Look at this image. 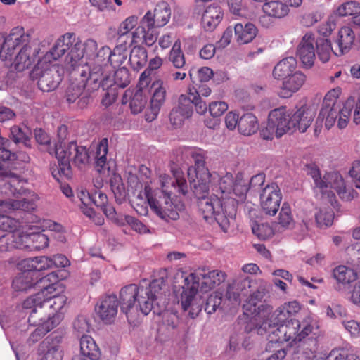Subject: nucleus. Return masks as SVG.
Wrapping results in <instances>:
<instances>
[{
  "label": "nucleus",
  "instance_id": "a211bd4d",
  "mask_svg": "<svg viewBox=\"0 0 360 360\" xmlns=\"http://www.w3.org/2000/svg\"><path fill=\"white\" fill-rule=\"evenodd\" d=\"M314 43V34L307 32L297 46V55L306 68H311L314 65L316 57Z\"/></svg>",
  "mask_w": 360,
  "mask_h": 360
},
{
  "label": "nucleus",
  "instance_id": "680f3d73",
  "mask_svg": "<svg viewBox=\"0 0 360 360\" xmlns=\"http://www.w3.org/2000/svg\"><path fill=\"white\" fill-rule=\"evenodd\" d=\"M360 13V4L356 1H348L341 4L337 9V14L340 16L354 15Z\"/></svg>",
  "mask_w": 360,
  "mask_h": 360
},
{
  "label": "nucleus",
  "instance_id": "7ed1b4c3",
  "mask_svg": "<svg viewBox=\"0 0 360 360\" xmlns=\"http://www.w3.org/2000/svg\"><path fill=\"white\" fill-rule=\"evenodd\" d=\"M212 180L213 182H217L212 188L214 198H219L221 204V209L216 211V222L223 231L226 232L231 220L236 216L238 202V200L231 195L233 193L232 186H234V177L231 173H226L221 177L217 174H213Z\"/></svg>",
  "mask_w": 360,
  "mask_h": 360
},
{
  "label": "nucleus",
  "instance_id": "c03bdc74",
  "mask_svg": "<svg viewBox=\"0 0 360 360\" xmlns=\"http://www.w3.org/2000/svg\"><path fill=\"white\" fill-rule=\"evenodd\" d=\"M22 237L15 233H8L0 237V251L7 252L13 249L22 248Z\"/></svg>",
  "mask_w": 360,
  "mask_h": 360
},
{
  "label": "nucleus",
  "instance_id": "9b49d317",
  "mask_svg": "<svg viewBox=\"0 0 360 360\" xmlns=\"http://www.w3.org/2000/svg\"><path fill=\"white\" fill-rule=\"evenodd\" d=\"M193 15L201 16V24L205 31H213L223 19L224 12L217 4L206 5L202 2H195Z\"/></svg>",
  "mask_w": 360,
  "mask_h": 360
},
{
  "label": "nucleus",
  "instance_id": "0eeeda50",
  "mask_svg": "<svg viewBox=\"0 0 360 360\" xmlns=\"http://www.w3.org/2000/svg\"><path fill=\"white\" fill-rule=\"evenodd\" d=\"M354 110L353 122L356 124H360V95L357 101L354 97H349L343 104L342 108L330 103H323L318 115V120H325V127L330 129L337 122L340 129H345L349 122L351 114Z\"/></svg>",
  "mask_w": 360,
  "mask_h": 360
},
{
  "label": "nucleus",
  "instance_id": "4468645a",
  "mask_svg": "<svg viewBox=\"0 0 360 360\" xmlns=\"http://www.w3.org/2000/svg\"><path fill=\"white\" fill-rule=\"evenodd\" d=\"M282 193L279 186L272 183L266 185L260 194L261 207L266 214L274 216L279 210Z\"/></svg>",
  "mask_w": 360,
  "mask_h": 360
},
{
  "label": "nucleus",
  "instance_id": "6e6d98bb",
  "mask_svg": "<svg viewBox=\"0 0 360 360\" xmlns=\"http://www.w3.org/2000/svg\"><path fill=\"white\" fill-rule=\"evenodd\" d=\"M113 86L124 88L130 83V74L129 70L125 67L118 68L114 72V79H112Z\"/></svg>",
  "mask_w": 360,
  "mask_h": 360
},
{
  "label": "nucleus",
  "instance_id": "6e6552de",
  "mask_svg": "<svg viewBox=\"0 0 360 360\" xmlns=\"http://www.w3.org/2000/svg\"><path fill=\"white\" fill-rule=\"evenodd\" d=\"M313 330V326L307 321L300 322L299 320L291 319L286 323L281 324L272 331H269V341L267 349H270L274 345L284 342H289L290 345L302 341Z\"/></svg>",
  "mask_w": 360,
  "mask_h": 360
},
{
  "label": "nucleus",
  "instance_id": "de8ad7c7",
  "mask_svg": "<svg viewBox=\"0 0 360 360\" xmlns=\"http://www.w3.org/2000/svg\"><path fill=\"white\" fill-rule=\"evenodd\" d=\"M232 188L233 193L231 195L234 198L238 197L240 200H243L249 190L248 179H245L243 173H238L234 178V186Z\"/></svg>",
  "mask_w": 360,
  "mask_h": 360
},
{
  "label": "nucleus",
  "instance_id": "37998d69",
  "mask_svg": "<svg viewBox=\"0 0 360 360\" xmlns=\"http://www.w3.org/2000/svg\"><path fill=\"white\" fill-rule=\"evenodd\" d=\"M266 293V290L264 286H259L255 291L252 292L246 300V302L243 304V310L245 314L248 313L252 314L259 309V307L257 308V305L262 301Z\"/></svg>",
  "mask_w": 360,
  "mask_h": 360
},
{
  "label": "nucleus",
  "instance_id": "2f4dec72",
  "mask_svg": "<svg viewBox=\"0 0 360 360\" xmlns=\"http://www.w3.org/2000/svg\"><path fill=\"white\" fill-rule=\"evenodd\" d=\"M75 37L73 34L66 33L60 37L49 51L52 58L55 60L63 56L73 45Z\"/></svg>",
  "mask_w": 360,
  "mask_h": 360
},
{
  "label": "nucleus",
  "instance_id": "052dcab7",
  "mask_svg": "<svg viewBox=\"0 0 360 360\" xmlns=\"http://www.w3.org/2000/svg\"><path fill=\"white\" fill-rule=\"evenodd\" d=\"M176 110L185 115L187 118L192 116L193 109L190 96L188 94H181L178 98V104L174 107Z\"/></svg>",
  "mask_w": 360,
  "mask_h": 360
},
{
  "label": "nucleus",
  "instance_id": "72a5a7b5",
  "mask_svg": "<svg viewBox=\"0 0 360 360\" xmlns=\"http://www.w3.org/2000/svg\"><path fill=\"white\" fill-rule=\"evenodd\" d=\"M34 273L26 269L18 274L13 281L12 286L16 291H26L35 285Z\"/></svg>",
  "mask_w": 360,
  "mask_h": 360
},
{
  "label": "nucleus",
  "instance_id": "09e8293b",
  "mask_svg": "<svg viewBox=\"0 0 360 360\" xmlns=\"http://www.w3.org/2000/svg\"><path fill=\"white\" fill-rule=\"evenodd\" d=\"M41 309H32V311L30 312V315L28 317V323L30 325L34 326H45V323L50 322V323H53L54 327L56 326L55 324V321H53L51 317L49 316L46 310L44 308H42V314H41Z\"/></svg>",
  "mask_w": 360,
  "mask_h": 360
},
{
  "label": "nucleus",
  "instance_id": "8fccbe9b",
  "mask_svg": "<svg viewBox=\"0 0 360 360\" xmlns=\"http://www.w3.org/2000/svg\"><path fill=\"white\" fill-rule=\"evenodd\" d=\"M188 74L193 84L198 85V83L208 82L213 77L214 72L210 68L202 67L198 70L191 68Z\"/></svg>",
  "mask_w": 360,
  "mask_h": 360
},
{
  "label": "nucleus",
  "instance_id": "338daca9",
  "mask_svg": "<svg viewBox=\"0 0 360 360\" xmlns=\"http://www.w3.org/2000/svg\"><path fill=\"white\" fill-rule=\"evenodd\" d=\"M252 233L259 239L266 240L274 235L272 228L267 224H255L252 227Z\"/></svg>",
  "mask_w": 360,
  "mask_h": 360
},
{
  "label": "nucleus",
  "instance_id": "4c0bfd02",
  "mask_svg": "<svg viewBox=\"0 0 360 360\" xmlns=\"http://www.w3.org/2000/svg\"><path fill=\"white\" fill-rule=\"evenodd\" d=\"M34 209V204L27 200L25 198L22 200H15L8 198L6 200H0V212H9L11 210H24L29 211Z\"/></svg>",
  "mask_w": 360,
  "mask_h": 360
},
{
  "label": "nucleus",
  "instance_id": "20e7f679",
  "mask_svg": "<svg viewBox=\"0 0 360 360\" xmlns=\"http://www.w3.org/2000/svg\"><path fill=\"white\" fill-rule=\"evenodd\" d=\"M127 50L123 46H116L113 51H110L109 47H102L96 54L90 69V82L98 81L101 77H104V80L101 82L105 86L110 85L108 84L111 79V73L113 69L119 68L126 61L127 58Z\"/></svg>",
  "mask_w": 360,
  "mask_h": 360
},
{
  "label": "nucleus",
  "instance_id": "f704fd0d",
  "mask_svg": "<svg viewBox=\"0 0 360 360\" xmlns=\"http://www.w3.org/2000/svg\"><path fill=\"white\" fill-rule=\"evenodd\" d=\"M289 320V315L285 314V310H283L281 306L263 321L261 328H264L266 331H267V328L276 329L281 326V324L286 323Z\"/></svg>",
  "mask_w": 360,
  "mask_h": 360
},
{
  "label": "nucleus",
  "instance_id": "69168bd1",
  "mask_svg": "<svg viewBox=\"0 0 360 360\" xmlns=\"http://www.w3.org/2000/svg\"><path fill=\"white\" fill-rule=\"evenodd\" d=\"M20 221L6 215L0 214V229L8 233H15L20 227Z\"/></svg>",
  "mask_w": 360,
  "mask_h": 360
},
{
  "label": "nucleus",
  "instance_id": "e2e57ef3",
  "mask_svg": "<svg viewBox=\"0 0 360 360\" xmlns=\"http://www.w3.org/2000/svg\"><path fill=\"white\" fill-rule=\"evenodd\" d=\"M54 324L50 322L45 323V326H37V328L30 334L27 342L29 345H33L41 339L49 331L53 329Z\"/></svg>",
  "mask_w": 360,
  "mask_h": 360
},
{
  "label": "nucleus",
  "instance_id": "e433bc0d",
  "mask_svg": "<svg viewBox=\"0 0 360 360\" xmlns=\"http://www.w3.org/2000/svg\"><path fill=\"white\" fill-rule=\"evenodd\" d=\"M263 11L269 16L282 18L286 16L290 10L288 6L281 1H269L264 4Z\"/></svg>",
  "mask_w": 360,
  "mask_h": 360
},
{
  "label": "nucleus",
  "instance_id": "c9c22d12",
  "mask_svg": "<svg viewBox=\"0 0 360 360\" xmlns=\"http://www.w3.org/2000/svg\"><path fill=\"white\" fill-rule=\"evenodd\" d=\"M22 264L24 268H27L29 270L34 272V276L36 275L37 271H41L52 268L51 257L46 256L25 259L22 261Z\"/></svg>",
  "mask_w": 360,
  "mask_h": 360
},
{
  "label": "nucleus",
  "instance_id": "f257e3e1",
  "mask_svg": "<svg viewBox=\"0 0 360 360\" xmlns=\"http://www.w3.org/2000/svg\"><path fill=\"white\" fill-rule=\"evenodd\" d=\"M173 178L163 175L160 176L162 187L158 199L153 196V191L148 184L144 186V193L150 208L160 218L168 220H176L179 218V213L174 209V205L171 201L170 195L167 192L169 184H171L176 191L185 195L188 192V185L181 171L173 170Z\"/></svg>",
  "mask_w": 360,
  "mask_h": 360
},
{
  "label": "nucleus",
  "instance_id": "dca6fc26",
  "mask_svg": "<svg viewBox=\"0 0 360 360\" xmlns=\"http://www.w3.org/2000/svg\"><path fill=\"white\" fill-rule=\"evenodd\" d=\"M119 301L116 295H106L100 298L95 307V311L105 324L112 323L117 314Z\"/></svg>",
  "mask_w": 360,
  "mask_h": 360
},
{
  "label": "nucleus",
  "instance_id": "4d7b16f0",
  "mask_svg": "<svg viewBox=\"0 0 360 360\" xmlns=\"http://www.w3.org/2000/svg\"><path fill=\"white\" fill-rule=\"evenodd\" d=\"M82 49L83 50L84 56L85 55L88 58L92 59L88 63L89 67H86L88 72H90V69L92 68L93 63H94L95 57L98 51L97 42L92 39H88L82 44Z\"/></svg>",
  "mask_w": 360,
  "mask_h": 360
},
{
  "label": "nucleus",
  "instance_id": "603ef678",
  "mask_svg": "<svg viewBox=\"0 0 360 360\" xmlns=\"http://www.w3.org/2000/svg\"><path fill=\"white\" fill-rule=\"evenodd\" d=\"M316 222L319 227H328L332 225L334 219V212L330 207H320L315 214Z\"/></svg>",
  "mask_w": 360,
  "mask_h": 360
},
{
  "label": "nucleus",
  "instance_id": "7c9ffc66",
  "mask_svg": "<svg viewBox=\"0 0 360 360\" xmlns=\"http://www.w3.org/2000/svg\"><path fill=\"white\" fill-rule=\"evenodd\" d=\"M297 60L294 57H287L280 60L274 67L272 75L274 79L284 81L295 71Z\"/></svg>",
  "mask_w": 360,
  "mask_h": 360
},
{
  "label": "nucleus",
  "instance_id": "4be33fe9",
  "mask_svg": "<svg viewBox=\"0 0 360 360\" xmlns=\"http://www.w3.org/2000/svg\"><path fill=\"white\" fill-rule=\"evenodd\" d=\"M307 77L301 71H295L283 81L282 86L278 92L281 98H290L299 91L306 82Z\"/></svg>",
  "mask_w": 360,
  "mask_h": 360
},
{
  "label": "nucleus",
  "instance_id": "393cba45",
  "mask_svg": "<svg viewBox=\"0 0 360 360\" xmlns=\"http://www.w3.org/2000/svg\"><path fill=\"white\" fill-rule=\"evenodd\" d=\"M314 115V112L306 106L297 109L290 115L292 129H297L300 132H305L311 125Z\"/></svg>",
  "mask_w": 360,
  "mask_h": 360
},
{
  "label": "nucleus",
  "instance_id": "0e129e2a",
  "mask_svg": "<svg viewBox=\"0 0 360 360\" xmlns=\"http://www.w3.org/2000/svg\"><path fill=\"white\" fill-rule=\"evenodd\" d=\"M222 301V294L219 292L212 293L207 299L205 311L208 314H212L220 307Z\"/></svg>",
  "mask_w": 360,
  "mask_h": 360
},
{
  "label": "nucleus",
  "instance_id": "a878e982",
  "mask_svg": "<svg viewBox=\"0 0 360 360\" xmlns=\"http://www.w3.org/2000/svg\"><path fill=\"white\" fill-rule=\"evenodd\" d=\"M64 148L65 151L67 152L66 153L75 166L82 168L89 163V151L85 146H79L76 141H72L68 143L67 147Z\"/></svg>",
  "mask_w": 360,
  "mask_h": 360
},
{
  "label": "nucleus",
  "instance_id": "5fc2aeb1",
  "mask_svg": "<svg viewBox=\"0 0 360 360\" xmlns=\"http://www.w3.org/2000/svg\"><path fill=\"white\" fill-rule=\"evenodd\" d=\"M295 224L290 205L283 202L278 215V224L285 229H292Z\"/></svg>",
  "mask_w": 360,
  "mask_h": 360
},
{
  "label": "nucleus",
  "instance_id": "473e14b6",
  "mask_svg": "<svg viewBox=\"0 0 360 360\" xmlns=\"http://www.w3.org/2000/svg\"><path fill=\"white\" fill-rule=\"evenodd\" d=\"M80 354L89 360H98L101 351L95 340L89 335H82L80 339Z\"/></svg>",
  "mask_w": 360,
  "mask_h": 360
},
{
  "label": "nucleus",
  "instance_id": "bb28decb",
  "mask_svg": "<svg viewBox=\"0 0 360 360\" xmlns=\"http://www.w3.org/2000/svg\"><path fill=\"white\" fill-rule=\"evenodd\" d=\"M129 102L131 112L133 114H138L143 110L146 104V99L141 90L127 89L122 98L123 105Z\"/></svg>",
  "mask_w": 360,
  "mask_h": 360
},
{
  "label": "nucleus",
  "instance_id": "ddd939ff",
  "mask_svg": "<svg viewBox=\"0 0 360 360\" xmlns=\"http://www.w3.org/2000/svg\"><path fill=\"white\" fill-rule=\"evenodd\" d=\"M38 79V86L44 92L54 90L62 80V76L58 70L53 65H48L45 68H41L39 64L32 72V77Z\"/></svg>",
  "mask_w": 360,
  "mask_h": 360
},
{
  "label": "nucleus",
  "instance_id": "13d9d810",
  "mask_svg": "<svg viewBox=\"0 0 360 360\" xmlns=\"http://www.w3.org/2000/svg\"><path fill=\"white\" fill-rule=\"evenodd\" d=\"M88 78V76L86 79L82 81L84 77H81V82L83 83L82 85H77L75 84H72L70 85L66 91V101L69 103H75L81 96L83 94V91L84 89L88 90V87L86 86V79Z\"/></svg>",
  "mask_w": 360,
  "mask_h": 360
},
{
  "label": "nucleus",
  "instance_id": "39448f33",
  "mask_svg": "<svg viewBox=\"0 0 360 360\" xmlns=\"http://www.w3.org/2000/svg\"><path fill=\"white\" fill-rule=\"evenodd\" d=\"M226 275L219 270L209 271L199 269L185 278L182 287V302L184 307L189 305L192 297L196 295L198 288L201 292H207L225 281Z\"/></svg>",
  "mask_w": 360,
  "mask_h": 360
},
{
  "label": "nucleus",
  "instance_id": "bf43d9fd",
  "mask_svg": "<svg viewBox=\"0 0 360 360\" xmlns=\"http://www.w3.org/2000/svg\"><path fill=\"white\" fill-rule=\"evenodd\" d=\"M44 301V291L39 292L34 295L27 297L22 302V308L25 310H29L30 312L32 309H41L42 311V302ZM43 311H41L42 314Z\"/></svg>",
  "mask_w": 360,
  "mask_h": 360
},
{
  "label": "nucleus",
  "instance_id": "774afa93",
  "mask_svg": "<svg viewBox=\"0 0 360 360\" xmlns=\"http://www.w3.org/2000/svg\"><path fill=\"white\" fill-rule=\"evenodd\" d=\"M328 360H360L358 355L349 354L342 349H334L328 354Z\"/></svg>",
  "mask_w": 360,
  "mask_h": 360
},
{
  "label": "nucleus",
  "instance_id": "2eb2a0df",
  "mask_svg": "<svg viewBox=\"0 0 360 360\" xmlns=\"http://www.w3.org/2000/svg\"><path fill=\"white\" fill-rule=\"evenodd\" d=\"M171 17V8L166 1L159 2L153 12L148 11L142 18L141 23L147 29L153 30L164 27L167 24Z\"/></svg>",
  "mask_w": 360,
  "mask_h": 360
},
{
  "label": "nucleus",
  "instance_id": "3c124183",
  "mask_svg": "<svg viewBox=\"0 0 360 360\" xmlns=\"http://www.w3.org/2000/svg\"><path fill=\"white\" fill-rule=\"evenodd\" d=\"M316 45V53L319 58L323 62L326 63L330 57V52L334 51L331 47L330 41L323 37H319L315 40Z\"/></svg>",
  "mask_w": 360,
  "mask_h": 360
},
{
  "label": "nucleus",
  "instance_id": "49530a36",
  "mask_svg": "<svg viewBox=\"0 0 360 360\" xmlns=\"http://www.w3.org/2000/svg\"><path fill=\"white\" fill-rule=\"evenodd\" d=\"M9 141L0 136V159L3 161H14L20 159L23 162H28L30 158L22 153H12L8 149Z\"/></svg>",
  "mask_w": 360,
  "mask_h": 360
},
{
  "label": "nucleus",
  "instance_id": "aec40b11",
  "mask_svg": "<svg viewBox=\"0 0 360 360\" xmlns=\"http://www.w3.org/2000/svg\"><path fill=\"white\" fill-rule=\"evenodd\" d=\"M82 44L80 42L73 43L70 47L68 56L65 58V63L70 65L74 70H76L81 77H84L82 81L88 76L89 72L86 67H89L88 63L85 65H82V60L84 57Z\"/></svg>",
  "mask_w": 360,
  "mask_h": 360
},
{
  "label": "nucleus",
  "instance_id": "9d476101",
  "mask_svg": "<svg viewBox=\"0 0 360 360\" xmlns=\"http://www.w3.org/2000/svg\"><path fill=\"white\" fill-rule=\"evenodd\" d=\"M0 177L2 181L0 188L1 193L8 198H11V197L18 198L25 195L28 191L27 188V181L20 177V176L4 169L1 162H0Z\"/></svg>",
  "mask_w": 360,
  "mask_h": 360
},
{
  "label": "nucleus",
  "instance_id": "58836bf2",
  "mask_svg": "<svg viewBox=\"0 0 360 360\" xmlns=\"http://www.w3.org/2000/svg\"><path fill=\"white\" fill-rule=\"evenodd\" d=\"M257 117L251 112H247L240 117L238 131L245 136H250L258 129Z\"/></svg>",
  "mask_w": 360,
  "mask_h": 360
},
{
  "label": "nucleus",
  "instance_id": "c85d7f7f",
  "mask_svg": "<svg viewBox=\"0 0 360 360\" xmlns=\"http://www.w3.org/2000/svg\"><path fill=\"white\" fill-rule=\"evenodd\" d=\"M355 39V34L350 27L344 26L338 32L336 44L338 49L334 51L337 56H342L349 51Z\"/></svg>",
  "mask_w": 360,
  "mask_h": 360
},
{
  "label": "nucleus",
  "instance_id": "ea45409f",
  "mask_svg": "<svg viewBox=\"0 0 360 360\" xmlns=\"http://www.w3.org/2000/svg\"><path fill=\"white\" fill-rule=\"evenodd\" d=\"M108 151V139L104 138L100 141L96 148V168L99 173L105 172V170L108 171L110 169L107 162Z\"/></svg>",
  "mask_w": 360,
  "mask_h": 360
},
{
  "label": "nucleus",
  "instance_id": "a18cd8bd",
  "mask_svg": "<svg viewBox=\"0 0 360 360\" xmlns=\"http://www.w3.org/2000/svg\"><path fill=\"white\" fill-rule=\"evenodd\" d=\"M56 157L58 160V172L60 174L69 179L72 176V169L70 162V158L65 151V148L61 146H56Z\"/></svg>",
  "mask_w": 360,
  "mask_h": 360
},
{
  "label": "nucleus",
  "instance_id": "f8f14e48",
  "mask_svg": "<svg viewBox=\"0 0 360 360\" xmlns=\"http://www.w3.org/2000/svg\"><path fill=\"white\" fill-rule=\"evenodd\" d=\"M324 184L326 187L319 189L323 195L326 194L330 198L334 196V192H336L342 200L346 201L351 200L354 198V191L346 188L343 178L338 172L326 173Z\"/></svg>",
  "mask_w": 360,
  "mask_h": 360
},
{
  "label": "nucleus",
  "instance_id": "cd10ccee",
  "mask_svg": "<svg viewBox=\"0 0 360 360\" xmlns=\"http://www.w3.org/2000/svg\"><path fill=\"white\" fill-rule=\"evenodd\" d=\"M37 60V51L32 50L30 46L21 47L15 56L13 65L18 72L24 71L32 66Z\"/></svg>",
  "mask_w": 360,
  "mask_h": 360
},
{
  "label": "nucleus",
  "instance_id": "864d4df0",
  "mask_svg": "<svg viewBox=\"0 0 360 360\" xmlns=\"http://www.w3.org/2000/svg\"><path fill=\"white\" fill-rule=\"evenodd\" d=\"M169 60L176 68L181 69L184 67L186 59L181 49V41L179 40L176 41L173 44L169 53Z\"/></svg>",
  "mask_w": 360,
  "mask_h": 360
},
{
  "label": "nucleus",
  "instance_id": "79ce46f5",
  "mask_svg": "<svg viewBox=\"0 0 360 360\" xmlns=\"http://www.w3.org/2000/svg\"><path fill=\"white\" fill-rule=\"evenodd\" d=\"M333 276L338 284L345 285L356 281L357 274L352 269L340 265L333 269Z\"/></svg>",
  "mask_w": 360,
  "mask_h": 360
},
{
  "label": "nucleus",
  "instance_id": "a19ab883",
  "mask_svg": "<svg viewBox=\"0 0 360 360\" xmlns=\"http://www.w3.org/2000/svg\"><path fill=\"white\" fill-rule=\"evenodd\" d=\"M129 62L133 70L139 71L148 62V52L142 46L133 47L130 52Z\"/></svg>",
  "mask_w": 360,
  "mask_h": 360
},
{
  "label": "nucleus",
  "instance_id": "c756f323",
  "mask_svg": "<svg viewBox=\"0 0 360 360\" xmlns=\"http://www.w3.org/2000/svg\"><path fill=\"white\" fill-rule=\"evenodd\" d=\"M233 30L236 41L239 44H245L251 42L258 32L257 27L251 22H247L245 25L236 23Z\"/></svg>",
  "mask_w": 360,
  "mask_h": 360
},
{
  "label": "nucleus",
  "instance_id": "b1692460",
  "mask_svg": "<svg viewBox=\"0 0 360 360\" xmlns=\"http://www.w3.org/2000/svg\"><path fill=\"white\" fill-rule=\"evenodd\" d=\"M104 80V77H101V78L96 81H91L90 82V75L86 79V86L88 87V91H94L98 89L99 87H102V89L106 92L105 93L104 96L102 98V104L103 105L108 107L112 105L117 99V92L116 88L113 86L112 80L110 79V82H108V84H110V85L103 86V84L101 83V81Z\"/></svg>",
  "mask_w": 360,
  "mask_h": 360
},
{
  "label": "nucleus",
  "instance_id": "423d86ee",
  "mask_svg": "<svg viewBox=\"0 0 360 360\" xmlns=\"http://www.w3.org/2000/svg\"><path fill=\"white\" fill-rule=\"evenodd\" d=\"M191 188L195 197L198 199V207L205 221L209 224L216 221L217 209H221V204L213 194L207 197L210 185L212 184V174H207V176L202 174H195V177L189 176Z\"/></svg>",
  "mask_w": 360,
  "mask_h": 360
},
{
  "label": "nucleus",
  "instance_id": "5701e85b",
  "mask_svg": "<svg viewBox=\"0 0 360 360\" xmlns=\"http://www.w3.org/2000/svg\"><path fill=\"white\" fill-rule=\"evenodd\" d=\"M182 153L187 157L192 158L194 161V167H190L188 170V176L192 174L193 172L195 174H202L204 176H207L210 172L205 166L206 153L203 150L186 148L184 149Z\"/></svg>",
  "mask_w": 360,
  "mask_h": 360
},
{
  "label": "nucleus",
  "instance_id": "412c9836",
  "mask_svg": "<svg viewBox=\"0 0 360 360\" xmlns=\"http://www.w3.org/2000/svg\"><path fill=\"white\" fill-rule=\"evenodd\" d=\"M67 302V297L64 295H53V297H45L44 293V301L42 307L46 310L49 316L51 317L55 324L58 326L62 319V310Z\"/></svg>",
  "mask_w": 360,
  "mask_h": 360
},
{
  "label": "nucleus",
  "instance_id": "6ab92c4d",
  "mask_svg": "<svg viewBox=\"0 0 360 360\" xmlns=\"http://www.w3.org/2000/svg\"><path fill=\"white\" fill-rule=\"evenodd\" d=\"M153 94L150 100V110L152 117L146 115V120L152 121L160 112L162 106L166 101L167 90L164 82L161 79H157L152 84Z\"/></svg>",
  "mask_w": 360,
  "mask_h": 360
},
{
  "label": "nucleus",
  "instance_id": "1a4fd4ad",
  "mask_svg": "<svg viewBox=\"0 0 360 360\" xmlns=\"http://www.w3.org/2000/svg\"><path fill=\"white\" fill-rule=\"evenodd\" d=\"M30 41V35L22 27L13 28L6 37H0V58L3 60H11L15 49L28 46Z\"/></svg>",
  "mask_w": 360,
  "mask_h": 360
},
{
  "label": "nucleus",
  "instance_id": "f03ea898",
  "mask_svg": "<svg viewBox=\"0 0 360 360\" xmlns=\"http://www.w3.org/2000/svg\"><path fill=\"white\" fill-rule=\"evenodd\" d=\"M163 281L154 280L148 287L129 284L121 288L120 300L121 310L129 319V312L136 303L141 311L148 315L153 309V302L162 295Z\"/></svg>",
  "mask_w": 360,
  "mask_h": 360
},
{
  "label": "nucleus",
  "instance_id": "f3484780",
  "mask_svg": "<svg viewBox=\"0 0 360 360\" xmlns=\"http://www.w3.org/2000/svg\"><path fill=\"white\" fill-rule=\"evenodd\" d=\"M269 127L276 129V136L281 138L292 129L290 115L285 107H281L271 110L268 117Z\"/></svg>",
  "mask_w": 360,
  "mask_h": 360
}]
</instances>
